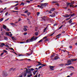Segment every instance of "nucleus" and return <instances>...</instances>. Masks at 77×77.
Returning <instances> with one entry per match:
<instances>
[{"label": "nucleus", "instance_id": "obj_1", "mask_svg": "<svg viewBox=\"0 0 77 77\" xmlns=\"http://www.w3.org/2000/svg\"><path fill=\"white\" fill-rule=\"evenodd\" d=\"M77 60V58L76 59H72L70 60H67V63L66 64H65V65H70L71 64H72V63H71V62H74V61H76Z\"/></svg>", "mask_w": 77, "mask_h": 77}, {"label": "nucleus", "instance_id": "obj_2", "mask_svg": "<svg viewBox=\"0 0 77 77\" xmlns=\"http://www.w3.org/2000/svg\"><path fill=\"white\" fill-rule=\"evenodd\" d=\"M2 75L3 77H6L8 75L7 72L5 71H3L2 72Z\"/></svg>", "mask_w": 77, "mask_h": 77}, {"label": "nucleus", "instance_id": "obj_3", "mask_svg": "<svg viewBox=\"0 0 77 77\" xmlns=\"http://www.w3.org/2000/svg\"><path fill=\"white\" fill-rule=\"evenodd\" d=\"M42 19L43 21H45L47 20H48V18L46 16H44L42 17Z\"/></svg>", "mask_w": 77, "mask_h": 77}, {"label": "nucleus", "instance_id": "obj_4", "mask_svg": "<svg viewBox=\"0 0 77 77\" xmlns=\"http://www.w3.org/2000/svg\"><path fill=\"white\" fill-rule=\"evenodd\" d=\"M41 6H43V7H46L47 5H48V3H42L41 4Z\"/></svg>", "mask_w": 77, "mask_h": 77}, {"label": "nucleus", "instance_id": "obj_5", "mask_svg": "<svg viewBox=\"0 0 77 77\" xmlns=\"http://www.w3.org/2000/svg\"><path fill=\"white\" fill-rule=\"evenodd\" d=\"M35 38V36H33L31 38V39H29V41L30 42H33V41L34 39Z\"/></svg>", "mask_w": 77, "mask_h": 77}, {"label": "nucleus", "instance_id": "obj_6", "mask_svg": "<svg viewBox=\"0 0 77 77\" xmlns=\"http://www.w3.org/2000/svg\"><path fill=\"white\" fill-rule=\"evenodd\" d=\"M49 67L50 68V69H51V70H54V68L55 66H49Z\"/></svg>", "mask_w": 77, "mask_h": 77}, {"label": "nucleus", "instance_id": "obj_7", "mask_svg": "<svg viewBox=\"0 0 77 77\" xmlns=\"http://www.w3.org/2000/svg\"><path fill=\"white\" fill-rule=\"evenodd\" d=\"M63 17H66V18H69V15L68 14H65V16L63 15Z\"/></svg>", "mask_w": 77, "mask_h": 77}, {"label": "nucleus", "instance_id": "obj_8", "mask_svg": "<svg viewBox=\"0 0 77 77\" xmlns=\"http://www.w3.org/2000/svg\"><path fill=\"white\" fill-rule=\"evenodd\" d=\"M68 69H70V68H72V69H74V68L73 66H69L67 67Z\"/></svg>", "mask_w": 77, "mask_h": 77}, {"label": "nucleus", "instance_id": "obj_9", "mask_svg": "<svg viewBox=\"0 0 77 77\" xmlns=\"http://www.w3.org/2000/svg\"><path fill=\"white\" fill-rule=\"evenodd\" d=\"M48 26H47L46 27V28H45V29H44V30H43L44 32H45V31H46V30H47V29L48 28Z\"/></svg>", "mask_w": 77, "mask_h": 77}, {"label": "nucleus", "instance_id": "obj_10", "mask_svg": "<svg viewBox=\"0 0 77 77\" xmlns=\"http://www.w3.org/2000/svg\"><path fill=\"white\" fill-rule=\"evenodd\" d=\"M5 46V45L4 43H2V44H1V45H0V47H3V46Z\"/></svg>", "mask_w": 77, "mask_h": 77}, {"label": "nucleus", "instance_id": "obj_11", "mask_svg": "<svg viewBox=\"0 0 77 77\" xmlns=\"http://www.w3.org/2000/svg\"><path fill=\"white\" fill-rule=\"evenodd\" d=\"M6 26L5 25H3V28H4V29H5V30H6Z\"/></svg>", "mask_w": 77, "mask_h": 77}, {"label": "nucleus", "instance_id": "obj_12", "mask_svg": "<svg viewBox=\"0 0 77 77\" xmlns=\"http://www.w3.org/2000/svg\"><path fill=\"white\" fill-rule=\"evenodd\" d=\"M30 75H28L27 77H31L32 76V73L29 74Z\"/></svg>", "mask_w": 77, "mask_h": 77}, {"label": "nucleus", "instance_id": "obj_13", "mask_svg": "<svg viewBox=\"0 0 77 77\" xmlns=\"http://www.w3.org/2000/svg\"><path fill=\"white\" fill-rule=\"evenodd\" d=\"M72 19H71L69 21L68 23H69V24H71L72 23Z\"/></svg>", "mask_w": 77, "mask_h": 77}, {"label": "nucleus", "instance_id": "obj_14", "mask_svg": "<svg viewBox=\"0 0 77 77\" xmlns=\"http://www.w3.org/2000/svg\"><path fill=\"white\" fill-rule=\"evenodd\" d=\"M4 38L5 40H6V41H7V40H8V38L6 36H4Z\"/></svg>", "mask_w": 77, "mask_h": 77}, {"label": "nucleus", "instance_id": "obj_15", "mask_svg": "<svg viewBox=\"0 0 77 77\" xmlns=\"http://www.w3.org/2000/svg\"><path fill=\"white\" fill-rule=\"evenodd\" d=\"M26 43H28L29 42H30V41L29 40V39H27V40L26 41Z\"/></svg>", "mask_w": 77, "mask_h": 77}, {"label": "nucleus", "instance_id": "obj_16", "mask_svg": "<svg viewBox=\"0 0 77 77\" xmlns=\"http://www.w3.org/2000/svg\"><path fill=\"white\" fill-rule=\"evenodd\" d=\"M38 65H39V66L43 65V64L41 63L40 62H38Z\"/></svg>", "mask_w": 77, "mask_h": 77}, {"label": "nucleus", "instance_id": "obj_17", "mask_svg": "<svg viewBox=\"0 0 77 77\" xmlns=\"http://www.w3.org/2000/svg\"><path fill=\"white\" fill-rule=\"evenodd\" d=\"M29 72H28V74H31L32 72H31V70L30 69H28Z\"/></svg>", "mask_w": 77, "mask_h": 77}, {"label": "nucleus", "instance_id": "obj_18", "mask_svg": "<svg viewBox=\"0 0 77 77\" xmlns=\"http://www.w3.org/2000/svg\"><path fill=\"white\" fill-rule=\"evenodd\" d=\"M55 9L54 8H53L51 9V11H55Z\"/></svg>", "mask_w": 77, "mask_h": 77}, {"label": "nucleus", "instance_id": "obj_19", "mask_svg": "<svg viewBox=\"0 0 77 77\" xmlns=\"http://www.w3.org/2000/svg\"><path fill=\"white\" fill-rule=\"evenodd\" d=\"M55 54H52L51 56V58H53V57H54V56H55Z\"/></svg>", "mask_w": 77, "mask_h": 77}, {"label": "nucleus", "instance_id": "obj_20", "mask_svg": "<svg viewBox=\"0 0 77 77\" xmlns=\"http://www.w3.org/2000/svg\"><path fill=\"white\" fill-rule=\"evenodd\" d=\"M21 16H23V17H26V15L24 14H21Z\"/></svg>", "mask_w": 77, "mask_h": 77}, {"label": "nucleus", "instance_id": "obj_21", "mask_svg": "<svg viewBox=\"0 0 77 77\" xmlns=\"http://www.w3.org/2000/svg\"><path fill=\"white\" fill-rule=\"evenodd\" d=\"M27 20H28V23L29 24H30V19H29L28 18H26Z\"/></svg>", "mask_w": 77, "mask_h": 77}, {"label": "nucleus", "instance_id": "obj_22", "mask_svg": "<svg viewBox=\"0 0 77 77\" xmlns=\"http://www.w3.org/2000/svg\"><path fill=\"white\" fill-rule=\"evenodd\" d=\"M64 65V64H63V63H61L59 64V66H63Z\"/></svg>", "mask_w": 77, "mask_h": 77}, {"label": "nucleus", "instance_id": "obj_23", "mask_svg": "<svg viewBox=\"0 0 77 77\" xmlns=\"http://www.w3.org/2000/svg\"><path fill=\"white\" fill-rule=\"evenodd\" d=\"M25 4V3L22 2L21 3V4L20 5V6H21V5H23V6H24Z\"/></svg>", "mask_w": 77, "mask_h": 77}, {"label": "nucleus", "instance_id": "obj_24", "mask_svg": "<svg viewBox=\"0 0 77 77\" xmlns=\"http://www.w3.org/2000/svg\"><path fill=\"white\" fill-rule=\"evenodd\" d=\"M33 52V50L31 51L30 53L29 54L30 55H31V54H32Z\"/></svg>", "mask_w": 77, "mask_h": 77}, {"label": "nucleus", "instance_id": "obj_25", "mask_svg": "<svg viewBox=\"0 0 77 77\" xmlns=\"http://www.w3.org/2000/svg\"><path fill=\"white\" fill-rule=\"evenodd\" d=\"M57 3V1H53L52 2V3H53V4H54V3Z\"/></svg>", "mask_w": 77, "mask_h": 77}, {"label": "nucleus", "instance_id": "obj_26", "mask_svg": "<svg viewBox=\"0 0 77 77\" xmlns=\"http://www.w3.org/2000/svg\"><path fill=\"white\" fill-rule=\"evenodd\" d=\"M10 24L12 26H15V23H11Z\"/></svg>", "mask_w": 77, "mask_h": 77}, {"label": "nucleus", "instance_id": "obj_27", "mask_svg": "<svg viewBox=\"0 0 77 77\" xmlns=\"http://www.w3.org/2000/svg\"><path fill=\"white\" fill-rule=\"evenodd\" d=\"M58 59V57L56 56L54 57V60H57V59Z\"/></svg>", "mask_w": 77, "mask_h": 77}, {"label": "nucleus", "instance_id": "obj_28", "mask_svg": "<svg viewBox=\"0 0 77 77\" xmlns=\"http://www.w3.org/2000/svg\"><path fill=\"white\" fill-rule=\"evenodd\" d=\"M3 53H7L8 51H6V50H3Z\"/></svg>", "mask_w": 77, "mask_h": 77}, {"label": "nucleus", "instance_id": "obj_29", "mask_svg": "<svg viewBox=\"0 0 77 77\" xmlns=\"http://www.w3.org/2000/svg\"><path fill=\"white\" fill-rule=\"evenodd\" d=\"M30 14H31V13H30V12H28L27 13V14L28 16H29V15H30Z\"/></svg>", "mask_w": 77, "mask_h": 77}, {"label": "nucleus", "instance_id": "obj_30", "mask_svg": "<svg viewBox=\"0 0 77 77\" xmlns=\"http://www.w3.org/2000/svg\"><path fill=\"white\" fill-rule=\"evenodd\" d=\"M42 41H43V39H41L38 42V43H40V42H42Z\"/></svg>", "mask_w": 77, "mask_h": 77}, {"label": "nucleus", "instance_id": "obj_31", "mask_svg": "<svg viewBox=\"0 0 77 77\" xmlns=\"http://www.w3.org/2000/svg\"><path fill=\"white\" fill-rule=\"evenodd\" d=\"M23 30L24 31H25V32H26V31H27V28H23Z\"/></svg>", "mask_w": 77, "mask_h": 77}, {"label": "nucleus", "instance_id": "obj_32", "mask_svg": "<svg viewBox=\"0 0 77 77\" xmlns=\"http://www.w3.org/2000/svg\"><path fill=\"white\" fill-rule=\"evenodd\" d=\"M70 4H71V3H69L68 2L66 3V5L67 6H68V5H70Z\"/></svg>", "mask_w": 77, "mask_h": 77}, {"label": "nucleus", "instance_id": "obj_33", "mask_svg": "<svg viewBox=\"0 0 77 77\" xmlns=\"http://www.w3.org/2000/svg\"><path fill=\"white\" fill-rule=\"evenodd\" d=\"M50 16L51 17H56V16H55V15H53L52 14V15H50Z\"/></svg>", "mask_w": 77, "mask_h": 77}, {"label": "nucleus", "instance_id": "obj_34", "mask_svg": "<svg viewBox=\"0 0 77 77\" xmlns=\"http://www.w3.org/2000/svg\"><path fill=\"white\" fill-rule=\"evenodd\" d=\"M41 68H42V65L41 66H39L38 67V70H39V69H41Z\"/></svg>", "mask_w": 77, "mask_h": 77}, {"label": "nucleus", "instance_id": "obj_35", "mask_svg": "<svg viewBox=\"0 0 77 77\" xmlns=\"http://www.w3.org/2000/svg\"><path fill=\"white\" fill-rule=\"evenodd\" d=\"M23 75L24 76V77H26V75H27V73L26 72H25L24 74H23Z\"/></svg>", "mask_w": 77, "mask_h": 77}, {"label": "nucleus", "instance_id": "obj_36", "mask_svg": "<svg viewBox=\"0 0 77 77\" xmlns=\"http://www.w3.org/2000/svg\"><path fill=\"white\" fill-rule=\"evenodd\" d=\"M45 41H48V39L46 38L45 40L44 41V42H45Z\"/></svg>", "mask_w": 77, "mask_h": 77}, {"label": "nucleus", "instance_id": "obj_37", "mask_svg": "<svg viewBox=\"0 0 77 77\" xmlns=\"http://www.w3.org/2000/svg\"><path fill=\"white\" fill-rule=\"evenodd\" d=\"M47 38V36H45V37H43V38H42V39H43V41H44V40L45 39H46Z\"/></svg>", "mask_w": 77, "mask_h": 77}, {"label": "nucleus", "instance_id": "obj_38", "mask_svg": "<svg viewBox=\"0 0 77 77\" xmlns=\"http://www.w3.org/2000/svg\"><path fill=\"white\" fill-rule=\"evenodd\" d=\"M61 36V34H59L56 36V37H58V36Z\"/></svg>", "mask_w": 77, "mask_h": 77}, {"label": "nucleus", "instance_id": "obj_39", "mask_svg": "<svg viewBox=\"0 0 77 77\" xmlns=\"http://www.w3.org/2000/svg\"><path fill=\"white\" fill-rule=\"evenodd\" d=\"M26 73H29V70L28 69L27 70V69H26Z\"/></svg>", "mask_w": 77, "mask_h": 77}, {"label": "nucleus", "instance_id": "obj_40", "mask_svg": "<svg viewBox=\"0 0 77 77\" xmlns=\"http://www.w3.org/2000/svg\"><path fill=\"white\" fill-rule=\"evenodd\" d=\"M35 36H38V32H35Z\"/></svg>", "mask_w": 77, "mask_h": 77}, {"label": "nucleus", "instance_id": "obj_41", "mask_svg": "<svg viewBox=\"0 0 77 77\" xmlns=\"http://www.w3.org/2000/svg\"><path fill=\"white\" fill-rule=\"evenodd\" d=\"M26 42H21L20 43V44H24L26 43Z\"/></svg>", "mask_w": 77, "mask_h": 77}, {"label": "nucleus", "instance_id": "obj_42", "mask_svg": "<svg viewBox=\"0 0 77 77\" xmlns=\"http://www.w3.org/2000/svg\"><path fill=\"white\" fill-rule=\"evenodd\" d=\"M9 49H10V50H13V51H15V50H14V49H13V48H8Z\"/></svg>", "mask_w": 77, "mask_h": 77}, {"label": "nucleus", "instance_id": "obj_43", "mask_svg": "<svg viewBox=\"0 0 77 77\" xmlns=\"http://www.w3.org/2000/svg\"><path fill=\"white\" fill-rule=\"evenodd\" d=\"M37 39H38V37H36L35 38H34V41H35V40H36Z\"/></svg>", "mask_w": 77, "mask_h": 77}, {"label": "nucleus", "instance_id": "obj_44", "mask_svg": "<svg viewBox=\"0 0 77 77\" xmlns=\"http://www.w3.org/2000/svg\"><path fill=\"white\" fill-rule=\"evenodd\" d=\"M12 69H13V68H10L9 69V71H12Z\"/></svg>", "mask_w": 77, "mask_h": 77}, {"label": "nucleus", "instance_id": "obj_45", "mask_svg": "<svg viewBox=\"0 0 77 77\" xmlns=\"http://www.w3.org/2000/svg\"><path fill=\"white\" fill-rule=\"evenodd\" d=\"M18 7H16L14 9H16V10H18Z\"/></svg>", "mask_w": 77, "mask_h": 77}, {"label": "nucleus", "instance_id": "obj_46", "mask_svg": "<svg viewBox=\"0 0 77 77\" xmlns=\"http://www.w3.org/2000/svg\"><path fill=\"white\" fill-rule=\"evenodd\" d=\"M6 34L7 36H9V34L8 33V32L6 33Z\"/></svg>", "mask_w": 77, "mask_h": 77}, {"label": "nucleus", "instance_id": "obj_47", "mask_svg": "<svg viewBox=\"0 0 77 77\" xmlns=\"http://www.w3.org/2000/svg\"><path fill=\"white\" fill-rule=\"evenodd\" d=\"M63 27V25H61V26H60L59 28V29H60L62 27Z\"/></svg>", "mask_w": 77, "mask_h": 77}, {"label": "nucleus", "instance_id": "obj_48", "mask_svg": "<svg viewBox=\"0 0 77 77\" xmlns=\"http://www.w3.org/2000/svg\"><path fill=\"white\" fill-rule=\"evenodd\" d=\"M51 10H50V11H48V12H49V13L50 14H52V12H51Z\"/></svg>", "mask_w": 77, "mask_h": 77}, {"label": "nucleus", "instance_id": "obj_49", "mask_svg": "<svg viewBox=\"0 0 77 77\" xmlns=\"http://www.w3.org/2000/svg\"><path fill=\"white\" fill-rule=\"evenodd\" d=\"M3 20V18H2L0 19V21H2Z\"/></svg>", "mask_w": 77, "mask_h": 77}, {"label": "nucleus", "instance_id": "obj_50", "mask_svg": "<svg viewBox=\"0 0 77 77\" xmlns=\"http://www.w3.org/2000/svg\"><path fill=\"white\" fill-rule=\"evenodd\" d=\"M74 15H75V13H73V14H71V17H73Z\"/></svg>", "mask_w": 77, "mask_h": 77}, {"label": "nucleus", "instance_id": "obj_51", "mask_svg": "<svg viewBox=\"0 0 77 77\" xmlns=\"http://www.w3.org/2000/svg\"><path fill=\"white\" fill-rule=\"evenodd\" d=\"M12 12H18V11H12Z\"/></svg>", "mask_w": 77, "mask_h": 77}, {"label": "nucleus", "instance_id": "obj_52", "mask_svg": "<svg viewBox=\"0 0 77 77\" xmlns=\"http://www.w3.org/2000/svg\"><path fill=\"white\" fill-rule=\"evenodd\" d=\"M23 27H26V28H28V26L27 25H25L24 26H23Z\"/></svg>", "mask_w": 77, "mask_h": 77}, {"label": "nucleus", "instance_id": "obj_53", "mask_svg": "<svg viewBox=\"0 0 77 77\" xmlns=\"http://www.w3.org/2000/svg\"><path fill=\"white\" fill-rule=\"evenodd\" d=\"M4 53H5L4 52H3V53H2L1 54V55H0V56H2L3 55V54H4Z\"/></svg>", "mask_w": 77, "mask_h": 77}, {"label": "nucleus", "instance_id": "obj_54", "mask_svg": "<svg viewBox=\"0 0 77 77\" xmlns=\"http://www.w3.org/2000/svg\"><path fill=\"white\" fill-rule=\"evenodd\" d=\"M12 34H10L9 35V36H10V37H12Z\"/></svg>", "mask_w": 77, "mask_h": 77}, {"label": "nucleus", "instance_id": "obj_55", "mask_svg": "<svg viewBox=\"0 0 77 77\" xmlns=\"http://www.w3.org/2000/svg\"><path fill=\"white\" fill-rule=\"evenodd\" d=\"M11 8H14V7H15V5H12L11 6Z\"/></svg>", "mask_w": 77, "mask_h": 77}, {"label": "nucleus", "instance_id": "obj_56", "mask_svg": "<svg viewBox=\"0 0 77 77\" xmlns=\"http://www.w3.org/2000/svg\"><path fill=\"white\" fill-rule=\"evenodd\" d=\"M69 48H72V46L71 45H70L69 46Z\"/></svg>", "mask_w": 77, "mask_h": 77}, {"label": "nucleus", "instance_id": "obj_57", "mask_svg": "<svg viewBox=\"0 0 77 77\" xmlns=\"http://www.w3.org/2000/svg\"><path fill=\"white\" fill-rule=\"evenodd\" d=\"M26 2H27V3H30V2L29 1H28V0H27L26 1Z\"/></svg>", "mask_w": 77, "mask_h": 77}, {"label": "nucleus", "instance_id": "obj_58", "mask_svg": "<svg viewBox=\"0 0 77 77\" xmlns=\"http://www.w3.org/2000/svg\"><path fill=\"white\" fill-rule=\"evenodd\" d=\"M43 6H42V5H41V6H40V8H42V9H43V8H44V7H43Z\"/></svg>", "mask_w": 77, "mask_h": 77}, {"label": "nucleus", "instance_id": "obj_59", "mask_svg": "<svg viewBox=\"0 0 77 77\" xmlns=\"http://www.w3.org/2000/svg\"><path fill=\"white\" fill-rule=\"evenodd\" d=\"M8 12H7L5 14V16H7L8 15Z\"/></svg>", "mask_w": 77, "mask_h": 77}, {"label": "nucleus", "instance_id": "obj_60", "mask_svg": "<svg viewBox=\"0 0 77 77\" xmlns=\"http://www.w3.org/2000/svg\"><path fill=\"white\" fill-rule=\"evenodd\" d=\"M30 70L31 71H34V69L33 68H31Z\"/></svg>", "mask_w": 77, "mask_h": 77}, {"label": "nucleus", "instance_id": "obj_61", "mask_svg": "<svg viewBox=\"0 0 77 77\" xmlns=\"http://www.w3.org/2000/svg\"><path fill=\"white\" fill-rule=\"evenodd\" d=\"M61 51H63V52H64V53H65V52L66 51H65V50H61Z\"/></svg>", "mask_w": 77, "mask_h": 77}, {"label": "nucleus", "instance_id": "obj_62", "mask_svg": "<svg viewBox=\"0 0 77 77\" xmlns=\"http://www.w3.org/2000/svg\"><path fill=\"white\" fill-rule=\"evenodd\" d=\"M39 14H40V13H39V12H38L37 13V15H39Z\"/></svg>", "mask_w": 77, "mask_h": 77}, {"label": "nucleus", "instance_id": "obj_63", "mask_svg": "<svg viewBox=\"0 0 77 77\" xmlns=\"http://www.w3.org/2000/svg\"><path fill=\"white\" fill-rule=\"evenodd\" d=\"M18 56L20 57V56H22V54H18Z\"/></svg>", "mask_w": 77, "mask_h": 77}, {"label": "nucleus", "instance_id": "obj_64", "mask_svg": "<svg viewBox=\"0 0 77 77\" xmlns=\"http://www.w3.org/2000/svg\"><path fill=\"white\" fill-rule=\"evenodd\" d=\"M34 77H38V74H37L36 75H35V76Z\"/></svg>", "mask_w": 77, "mask_h": 77}]
</instances>
